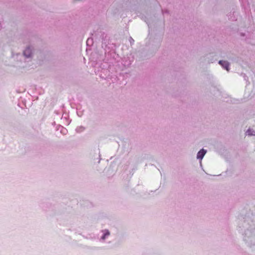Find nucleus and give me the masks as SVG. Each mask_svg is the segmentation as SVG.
<instances>
[{
    "mask_svg": "<svg viewBox=\"0 0 255 255\" xmlns=\"http://www.w3.org/2000/svg\"><path fill=\"white\" fill-rule=\"evenodd\" d=\"M244 240L248 245L252 246L255 245V229H248L244 234Z\"/></svg>",
    "mask_w": 255,
    "mask_h": 255,
    "instance_id": "nucleus-1",
    "label": "nucleus"
},
{
    "mask_svg": "<svg viewBox=\"0 0 255 255\" xmlns=\"http://www.w3.org/2000/svg\"><path fill=\"white\" fill-rule=\"evenodd\" d=\"M23 55L26 58L31 57L33 54V48L31 46L27 47L23 52Z\"/></svg>",
    "mask_w": 255,
    "mask_h": 255,
    "instance_id": "nucleus-2",
    "label": "nucleus"
},
{
    "mask_svg": "<svg viewBox=\"0 0 255 255\" xmlns=\"http://www.w3.org/2000/svg\"><path fill=\"white\" fill-rule=\"evenodd\" d=\"M102 235L101 237L100 240L105 241L107 239L110 235V232L108 230H103L101 231Z\"/></svg>",
    "mask_w": 255,
    "mask_h": 255,
    "instance_id": "nucleus-3",
    "label": "nucleus"
},
{
    "mask_svg": "<svg viewBox=\"0 0 255 255\" xmlns=\"http://www.w3.org/2000/svg\"><path fill=\"white\" fill-rule=\"evenodd\" d=\"M207 152V150L204 149H202L199 151L197 154V158L200 160H202L205 154Z\"/></svg>",
    "mask_w": 255,
    "mask_h": 255,
    "instance_id": "nucleus-4",
    "label": "nucleus"
},
{
    "mask_svg": "<svg viewBox=\"0 0 255 255\" xmlns=\"http://www.w3.org/2000/svg\"><path fill=\"white\" fill-rule=\"evenodd\" d=\"M219 64H220L223 68L227 71H229V63L226 61L220 60L219 61Z\"/></svg>",
    "mask_w": 255,
    "mask_h": 255,
    "instance_id": "nucleus-5",
    "label": "nucleus"
},
{
    "mask_svg": "<svg viewBox=\"0 0 255 255\" xmlns=\"http://www.w3.org/2000/svg\"><path fill=\"white\" fill-rule=\"evenodd\" d=\"M58 130H60V132L63 134H66L67 133V129L62 126H60Z\"/></svg>",
    "mask_w": 255,
    "mask_h": 255,
    "instance_id": "nucleus-6",
    "label": "nucleus"
},
{
    "mask_svg": "<svg viewBox=\"0 0 255 255\" xmlns=\"http://www.w3.org/2000/svg\"><path fill=\"white\" fill-rule=\"evenodd\" d=\"M246 134L249 136L255 135V131L252 129L249 128L246 131Z\"/></svg>",
    "mask_w": 255,
    "mask_h": 255,
    "instance_id": "nucleus-7",
    "label": "nucleus"
},
{
    "mask_svg": "<svg viewBox=\"0 0 255 255\" xmlns=\"http://www.w3.org/2000/svg\"><path fill=\"white\" fill-rule=\"evenodd\" d=\"M85 129V128L82 127V126H80V127H77L76 128V131L77 132H81L82 131H83Z\"/></svg>",
    "mask_w": 255,
    "mask_h": 255,
    "instance_id": "nucleus-8",
    "label": "nucleus"
},
{
    "mask_svg": "<svg viewBox=\"0 0 255 255\" xmlns=\"http://www.w3.org/2000/svg\"><path fill=\"white\" fill-rule=\"evenodd\" d=\"M162 13L163 14L168 13V11L167 10H162Z\"/></svg>",
    "mask_w": 255,
    "mask_h": 255,
    "instance_id": "nucleus-9",
    "label": "nucleus"
},
{
    "mask_svg": "<svg viewBox=\"0 0 255 255\" xmlns=\"http://www.w3.org/2000/svg\"><path fill=\"white\" fill-rule=\"evenodd\" d=\"M92 41V39H90V38H88L87 40V44H88V43H89V41Z\"/></svg>",
    "mask_w": 255,
    "mask_h": 255,
    "instance_id": "nucleus-10",
    "label": "nucleus"
},
{
    "mask_svg": "<svg viewBox=\"0 0 255 255\" xmlns=\"http://www.w3.org/2000/svg\"><path fill=\"white\" fill-rule=\"evenodd\" d=\"M134 42V40L131 38L130 37V43H132V42Z\"/></svg>",
    "mask_w": 255,
    "mask_h": 255,
    "instance_id": "nucleus-11",
    "label": "nucleus"
},
{
    "mask_svg": "<svg viewBox=\"0 0 255 255\" xmlns=\"http://www.w3.org/2000/svg\"><path fill=\"white\" fill-rule=\"evenodd\" d=\"M240 0L241 1L242 3H243L245 0Z\"/></svg>",
    "mask_w": 255,
    "mask_h": 255,
    "instance_id": "nucleus-12",
    "label": "nucleus"
},
{
    "mask_svg": "<svg viewBox=\"0 0 255 255\" xmlns=\"http://www.w3.org/2000/svg\"><path fill=\"white\" fill-rule=\"evenodd\" d=\"M78 116H81V115H81V113H79V114L78 113Z\"/></svg>",
    "mask_w": 255,
    "mask_h": 255,
    "instance_id": "nucleus-13",
    "label": "nucleus"
},
{
    "mask_svg": "<svg viewBox=\"0 0 255 255\" xmlns=\"http://www.w3.org/2000/svg\"><path fill=\"white\" fill-rule=\"evenodd\" d=\"M78 116H81V115H81V113H79V114L78 113Z\"/></svg>",
    "mask_w": 255,
    "mask_h": 255,
    "instance_id": "nucleus-14",
    "label": "nucleus"
},
{
    "mask_svg": "<svg viewBox=\"0 0 255 255\" xmlns=\"http://www.w3.org/2000/svg\"><path fill=\"white\" fill-rule=\"evenodd\" d=\"M146 24H147V25H149V24H148V22L146 21Z\"/></svg>",
    "mask_w": 255,
    "mask_h": 255,
    "instance_id": "nucleus-15",
    "label": "nucleus"
},
{
    "mask_svg": "<svg viewBox=\"0 0 255 255\" xmlns=\"http://www.w3.org/2000/svg\"><path fill=\"white\" fill-rule=\"evenodd\" d=\"M146 24H147V25H149V24H148V22L146 21Z\"/></svg>",
    "mask_w": 255,
    "mask_h": 255,
    "instance_id": "nucleus-16",
    "label": "nucleus"
}]
</instances>
